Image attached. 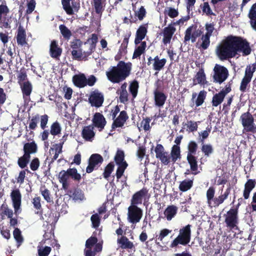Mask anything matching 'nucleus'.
Returning <instances> with one entry per match:
<instances>
[{
  "label": "nucleus",
  "mask_w": 256,
  "mask_h": 256,
  "mask_svg": "<svg viewBox=\"0 0 256 256\" xmlns=\"http://www.w3.org/2000/svg\"><path fill=\"white\" fill-rule=\"evenodd\" d=\"M38 148L34 141L26 142L24 144L23 151L24 154L30 156V154H34L38 152Z\"/></svg>",
  "instance_id": "25"
},
{
  "label": "nucleus",
  "mask_w": 256,
  "mask_h": 256,
  "mask_svg": "<svg viewBox=\"0 0 256 256\" xmlns=\"http://www.w3.org/2000/svg\"><path fill=\"white\" fill-rule=\"evenodd\" d=\"M240 205L238 202L236 208H231L224 216L226 226L230 230H238V208Z\"/></svg>",
  "instance_id": "4"
},
{
  "label": "nucleus",
  "mask_w": 256,
  "mask_h": 256,
  "mask_svg": "<svg viewBox=\"0 0 256 256\" xmlns=\"http://www.w3.org/2000/svg\"><path fill=\"white\" fill-rule=\"evenodd\" d=\"M148 30L146 26L143 25L140 26L136 32V38L134 39L135 44L137 45L142 42V40L144 38Z\"/></svg>",
  "instance_id": "30"
},
{
  "label": "nucleus",
  "mask_w": 256,
  "mask_h": 256,
  "mask_svg": "<svg viewBox=\"0 0 256 256\" xmlns=\"http://www.w3.org/2000/svg\"><path fill=\"white\" fill-rule=\"evenodd\" d=\"M215 194V188L213 186H210L206 191L207 204L210 206L212 207L214 196Z\"/></svg>",
  "instance_id": "45"
},
{
  "label": "nucleus",
  "mask_w": 256,
  "mask_h": 256,
  "mask_svg": "<svg viewBox=\"0 0 256 256\" xmlns=\"http://www.w3.org/2000/svg\"><path fill=\"white\" fill-rule=\"evenodd\" d=\"M206 76L204 69L202 68L200 69L193 78L192 86H196L197 84L204 86L206 84Z\"/></svg>",
  "instance_id": "27"
},
{
  "label": "nucleus",
  "mask_w": 256,
  "mask_h": 256,
  "mask_svg": "<svg viewBox=\"0 0 256 256\" xmlns=\"http://www.w3.org/2000/svg\"><path fill=\"white\" fill-rule=\"evenodd\" d=\"M240 120L244 130L246 132H256L254 118L249 112L243 113L240 116Z\"/></svg>",
  "instance_id": "6"
},
{
  "label": "nucleus",
  "mask_w": 256,
  "mask_h": 256,
  "mask_svg": "<svg viewBox=\"0 0 256 256\" xmlns=\"http://www.w3.org/2000/svg\"><path fill=\"white\" fill-rule=\"evenodd\" d=\"M59 30L64 38L66 40H70L72 36V33L64 24H60L59 26Z\"/></svg>",
  "instance_id": "50"
},
{
  "label": "nucleus",
  "mask_w": 256,
  "mask_h": 256,
  "mask_svg": "<svg viewBox=\"0 0 256 256\" xmlns=\"http://www.w3.org/2000/svg\"><path fill=\"white\" fill-rule=\"evenodd\" d=\"M156 156L159 159L162 164L168 165L170 162V156L168 152L164 151V148L161 144H157L155 148Z\"/></svg>",
  "instance_id": "15"
},
{
  "label": "nucleus",
  "mask_w": 256,
  "mask_h": 256,
  "mask_svg": "<svg viewBox=\"0 0 256 256\" xmlns=\"http://www.w3.org/2000/svg\"><path fill=\"white\" fill-rule=\"evenodd\" d=\"M194 180L186 179L181 182L179 184L178 188L180 191L185 192L190 190L193 186Z\"/></svg>",
  "instance_id": "41"
},
{
  "label": "nucleus",
  "mask_w": 256,
  "mask_h": 256,
  "mask_svg": "<svg viewBox=\"0 0 256 256\" xmlns=\"http://www.w3.org/2000/svg\"><path fill=\"white\" fill-rule=\"evenodd\" d=\"M61 132V127L60 124L58 122H54L51 126L50 133L52 136H56L60 134Z\"/></svg>",
  "instance_id": "60"
},
{
  "label": "nucleus",
  "mask_w": 256,
  "mask_h": 256,
  "mask_svg": "<svg viewBox=\"0 0 256 256\" xmlns=\"http://www.w3.org/2000/svg\"><path fill=\"white\" fill-rule=\"evenodd\" d=\"M170 159L173 163L176 162L178 158H181L180 147L177 145H174L170 152Z\"/></svg>",
  "instance_id": "42"
},
{
  "label": "nucleus",
  "mask_w": 256,
  "mask_h": 256,
  "mask_svg": "<svg viewBox=\"0 0 256 256\" xmlns=\"http://www.w3.org/2000/svg\"><path fill=\"white\" fill-rule=\"evenodd\" d=\"M98 238L93 236L86 240V248L84 250V256H96V253L102 252V244L98 242Z\"/></svg>",
  "instance_id": "5"
},
{
  "label": "nucleus",
  "mask_w": 256,
  "mask_h": 256,
  "mask_svg": "<svg viewBox=\"0 0 256 256\" xmlns=\"http://www.w3.org/2000/svg\"><path fill=\"white\" fill-rule=\"evenodd\" d=\"M118 242L120 244V247L122 249H132L134 248L132 242L129 240L128 238L125 236H122L118 240Z\"/></svg>",
  "instance_id": "37"
},
{
  "label": "nucleus",
  "mask_w": 256,
  "mask_h": 256,
  "mask_svg": "<svg viewBox=\"0 0 256 256\" xmlns=\"http://www.w3.org/2000/svg\"><path fill=\"white\" fill-rule=\"evenodd\" d=\"M153 60L154 62L153 64V69L154 70L159 72L165 66L166 62V60L164 58L160 59L158 56H156Z\"/></svg>",
  "instance_id": "38"
},
{
  "label": "nucleus",
  "mask_w": 256,
  "mask_h": 256,
  "mask_svg": "<svg viewBox=\"0 0 256 256\" xmlns=\"http://www.w3.org/2000/svg\"><path fill=\"white\" fill-rule=\"evenodd\" d=\"M202 34V31L201 29L198 28L196 24H192L188 27L185 31L184 42L186 43L191 40L192 42L194 43Z\"/></svg>",
  "instance_id": "9"
},
{
  "label": "nucleus",
  "mask_w": 256,
  "mask_h": 256,
  "mask_svg": "<svg viewBox=\"0 0 256 256\" xmlns=\"http://www.w3.org/2000/svg\"><path fill=\"white\" fill-rule=\"evenodd\" d=\"M40 119V116L38 114L33 116L29 123L28 128L30 130H34L37 127V124Z\"/></svg>",
  "instance_id": "62"
},
{
  "label": "nucleus",
  "mask_w": 256,
  "mask_h": 256,
  "mask_svg": "<svg viewBox=\"0 0 256 256\" xmlns=\"http://www.w3.org/2000/svg\"><path fill=\"white\" fill-rule=\"evenodd\" d=\"M106 0H92V4L97 14H102L104 10Z\"/></svg>",
  "instance_id": "40"
},
{
  "label": "nucleus",
  "mask_w": 256,
  "mask_h": 256,
  "mask_svg": "<svg viewBox=\"0 0 256 256\" xmlns=\"http://www.w3.org/2000/svg\"><path fill=\"white\" fill-rule=\"evenodd\" d=\"M10 12V8L4 0L0 4V25L2 28H11V16H8Z\"/></svg>",
  "instance_id": "7"
},
{
  "label": "nucleus",
  "mask_w": 256,
  "mask_h": 256,
  "mask_svg": "<svg viewBox=\"0 0 256 256\" xmlns=\"http://www.w3.org/2000/svg\"><path fill=\"white\" fill-rule=\"evenodd\" d=\"M62 48H60L56 40L51 42L50 48V54L52 58L59 60L62 53Z\"/></svg>",
  "instance_id": "23"
},
{
  "label": "nucleus",
  "mask_w": 256,
  "mask_h": 256,
  "mask_svg": "<svg viewBox=\"0 0 256 256\" xmlns=\"http://www.w3.org/2000/svg\"><path fill=\"white\" fill-rule=\"evenodd\" d=\"M207 92L204 90H200L198 94L197 98L195 100L196 107L200 106L202 104L206 98Z\"/></svg>",
  "instance_id": "44"
},
{
  "label": "nucleus",
  "mask_w": 256,
  "mask_h": 256,
  "mask_svg": "<svg viewBox=\"0 0 256 256\" xmlns=\"http://www.w3.org/2000/svg\"><path fill=\"white\" fill-rule=\"evenodd\" d=\"M224 96L220 92L216 93L214 95L212 101V106H218L224 100Z\"/></svg>",
  "instance_id": "49"
},
{
  "label": "nucleus",
  "mask_w": 256,
  "mask_h": 256,
  "mask_svg": "<svg viewBox=\"0 0 256 256\" xmlns=\"http://www.w3.org/2000/svg\"><path fill=\"white\" fill-rule=\"evenodd\" d=\"M128 218L132 224L138 222L142 216V210L136 206H130L128 208Z\"/></svg>",
  "instance_id": "16"
},
{
  "label": "nucleus",
  "mask_w": 256,
  "mask_h": 256,
  "mask_svg": "<svg viewBox=\"0 0 256 256\" xmlns=\"http://www.w3.org/2000/svg\"><path fill=\"white\" fill-rule=\"evenodd\" d=\"M40 196L34 197L32 200V203L34 204V208L38 210L35 212L36 214L40 215L42 218V209L40 204Z\"/></svg>",
  "instance_id": "43"
},
{
  "label": "nucleus",
  "mask_w": 256,
  "mask_h": 256,
  "mask_svg": "<svg viewBox=\"0 0 256 256\" xmlns=\"http://www.w3.org/2000/svg\"><path fill=\"white\" fill-rule=\"evenodd\" d=\"M104 161L102 156L98 154H94L90 156L88 160V166L86 168L87 173L92 172L94 170L98 169Z\"/></svg>",
  "instance_id": "13"
},
{
  "label": "nucleus",
  "mask_w": 256,
  "mask_h": 256,
  "mask_svg": "<svg viewBox=\"0 0 256 256\" xmlns=\"http://www.w3.org/2000/svg\"><path fill=\"white\" fill-rule=\"evenodd\" d=\"M230 188H227L224 193L218 197H216L213 200V203L212 206L216 207L218 206L220 204H222L227 199L228 195L230 194Z\"/></svg>",
  "instance_id": "36"
},
{
  "label": "nucleus",
  "mask_w": 256,
  "mask_h": 256,
  "mask_svg": "<svg viewBox=\"0 0 256 256\" xmlns=\"http://www.w3.org/2000/svg\"><path fill=\"white\" fill-rule=\"evenodd\" d=\"M118 166V168L116 171V176L118 180L121 178L123 175L125 170L128 166L127 162H124L123 164H116Z\"/></svg>",
  "instance_id": "58"
},
{
  "label": "nucleus",
  "mask_w": 256,
  "mask_h": 256,
  "mask_svg": "<svg viewBox=\"0 0 256 256\" xmlns=\"http://www.w3.org/2000/svg\"><path fill=\"white\" fill-rule=\"evenodd\" d=\"M71 54L73 60H86V57L90 55L91 52H82V50L80 48L78 50H72Z\"/></svg>",
  "instance_id": "34"
},
{
  "label": "nucleus",
  "mask_w": 256,
  "mask_h": 256,
  "mask_svg": "<svg viewBox=\"0 0 256 256\" xmlns=\"http://www.w3.org/2000/svg\"><path fill=\"white\" fill-rule=\"evenodd\" d=\"M130 36V34H126L124 36L122 42L119 48L118 54L115 57L116 60H118L122 56L125 55L127 53V48Z\"/></svg>",
  "instance_id": "24"
},
{
  "label": "nucleus",
  "mask_w": 256,
  "mask_h": 256,
  "mask_svg": "<svg viewBox=\"0 0 256 256\" xmlns=\"http://www.w3.org/2000/svg\"><path fill=\"white\" fill-rule=\"evenodd\" d=\"M252 80V78L244 76L242 78L240 86V90L242 92H245L248 90V88L250 86V83Z\"/></svg>",
  "instance_id": "46"
},
{
  "label": "nucleus",
  "mask_w": 256,
  "mask_h": 256,
  "mask_svg": "<svg viewBox=\"0 0 256 256\" xmlns=\"http://www.w3.org/2000/svg\"><path fill=\"white\" fill-rule=\"evenodd\" d=\"M82 136L86 140L92 142L95 136L93 126L89 125L84 126L82 130Z\"/></svg>",
  "instance_id": "29"
},
{
  "label": "nucleus",
  "mask_w": 256,
  "mask_h": 256,
  "mask_svg": "<svg viewBox=\"0 0 256 256\" xmlns=\"http://www.w3.org/2000/svg\"><path fill=\"white\" fill-rule=\"evenodd\" d=\"M148 194V190L146 188H143L139 191L135 192L132 196L130 200V206H138L141 204L143 199H144Z\"/></svg>",
  "instance_id": "19"
},
{
  "label": "nucleus",
  "mask_w": 256,
  "mask_h": 256,
  "mask_svg": "<svg viewBox=\"0 0 256 256\" xmlns=\"http://www.w3.org/2000/svg\"><path fill=\"white\" fill-rule=\"evenodd\" d=\"M62 8L66 14L72 16L78 12L80 8V4L78 0H62Z\"/></svg>",
  "instance_id": "11"
},
{
  "label": "nucleus",
  "mask_w": 256,
  "mask_h": 256,
  "mask_svg": "<svg viewBox=\"0 0 256 256\" xmlns=\"http://www.w3.org/2000/svg\"><path fill=\"white\" fill-rule=\"evenodd\" d=\"M16 39L17 44L19 46H24L28 44L26 30L21 26L18 28Z\"/></svg>",
  "instance_id": "26"
},
{
  "label": "nucleus",
  "mask_w": 256,
  "mask_h": 256,
  "mask_svg": "<svg viewBox=\"0 0 256 256\" xmlns=\"http://www.w3.org/2000/svg\"><path fill=\"white\" fill-rule=\"evenodd\" d=\"M20 86L24 102H28L30 100V96L32 90V84L30 81L26 80Z\"/></svg>",
  "instance_id": "20"
},
{
  "label": "nucleus",
  "mask_w": 256,
  "mask_h": 256,
  "mask_svg": "<svg viewBox=\"0 0 256 256\" xmlns=\"http://www.w3.org/2000/svg\"><path fill=\"white\" fill-rule=\"evenodd\" d=\"M201 150L206 157H209L210 155L213 153L214 149L212 146L210 144H202Z\"/></svg>",
  "instance_id": "51"
},
{
  "label": "nucleus",
  "mask_w": 256,
  "mask_h": 256,
  "mask_svg": "<svg viewBox=\"0 0 256 256\" xmlns=\"http://www.w3.org/2000/svg\"><path fill=\"white\" fill-rule=\"evenodd\" d=\"M138 87V82L136 80H134L130 85L129 91L134 98L137 96Z\"/></svg>",
  "instance_id": "53"
},
{
  "label": "nucleus",
  "mask_w": 256,
  "mask_h": 256,
  "mask_svg": "<svg viewBox=\"0 0 256 256\" xmlns=\"http://www.w3.org/2000/svg\"><path fill=\"white\" fill-rule=\"evenodd\" d=\"M104 100L103 93L98 90H95L90 93L88 102L92 106L100 108L102 106Z\"/></svg>",
  "instance_id": "14"
},
{
  "label": "nucleus",
  "mask_w": 256,
  "mask_h": 256,
  "mask_svg": "<svg viewBox=\"0 0 256 256\" xmlns=\"http://www.w3.org/2000/svg\"><path fill=\"white\" fill-rule=\"evenodd\" d=\"M200 6L202 10L203 13L205 14L206 16H216V14H214L212 12L208 2H204L202 4H200Z\"/></svg>",
  "instance_id": "52"
},
{
  "label": "nucleus",
  "mask_w": 256,
  "mask_h": 256,
  "mask_svg": "<svg viewBox=\"0 0 256 256\" xmlns=\"http://www.w3.org/2000/svg\"><path fill=\"white\" fill-rule=\"evenodd\" d=\"M70 176L74 180L79 182L82 178L81 175L78 172L76 168H69L67 170H62L60 172L58 178L60 182H68Z\"/></svg>",
  "instance_id": "12"
},
{
  "label": "nucleus",
  "mask_w": 256,
  "mask_h": 256,
  "mask_svg": "<svg viewBox=\"0 0 256 256\" xmlns=\"http://www.w3.org/2000/svg\"><path fill=\"white\" fill-rule=\"evenodd\" d=\"M198 148V145L194 140H190L188 144V154L194 155Z\"/></svg>",
  "instance_id": "57"
},
{
  "label": "nucleus",
  "mask_w": 256,
  "mask_h": 256,
  "mask_svg": "<svg viewBox=\"0 0 256 256\" xmlns=\"http://www.w3.org/2000/svg\"><path fill=\"white\" fill-rule=\"evenodd\" d=\"M186 159L190 166L192 174L196 175L198 174V164L197 158L193 154H187Z\"/></svg>",
  "instance_id": "31"
},
{
  "label": "nucleus",
  "mask_w": 256,
  "mask_h": 256,
  "mask_svg": "<svg viewBox=\"0 0 256 256\" xmlns=\"http://www.w3.org/2000/svg\"><path fill=\"white\" fill-rule=\"evenodd\" d=\"M138 46H136L134 50L132 55V58H140V56L143 54L146 50V42L145 41L141 42Z\"/></svg>",
  "instance_id": "39"
},
{
  "label": "nucleus",
  "mask_w": 256,
  "mask_h": 256,
  "mask_svg": "<svg viewBox=\"0 0 256 256\" xmlns=\"http://www.w3.org/2000/svg\"><path fill=\"white\" fill-rule=\"evenodd\" d=\"M92 123L94 126L102 130L106 124V121L104 116L100 112H96L92 118Z\"/></svg>",
  "instance_id": "22"
},
{
  "label": "nucleus",
  "mask_w": 256,
  "mask_h": 256,
  "mask_svg": "<svg viewBox=\"0 0 256 256\" xmlns=\"http://www.w3.org/2000/svg\"><path fill=\"white\" fill-rule=\"evenodd\" d=\"M183 126H186V130L188 132H194L198 130V122H194L192 120H188L187 122L185 124H182Z\"/></svg>",
  "instance_id": "47"
},
{
  "label": "nucleus",
  "mask_w": 256,
  "mask_h": 256,
  "mask_svg": "<svg viewBox=\"0 0 256 256\" xmlns=\"http://www.w3.org/2000/svg\"><path fill=\"white\" fill-rule=\"evenodd\" d=\"M70 196L73 200L82 201L84 199V194L82 190L80 188H75L70 192Z\"/></svg>",
  "instance_id": "35"
},
{
  "label": "nucleus",
  "mask_w": 256,
  "mask_h": 256,
  "mask_svg": "<svg viewBox=\"0 0 256 256\" xmlns=\"http://www.w3.org/2000/svg\"><path fill=\"white\" fill-rule=\"evenodd\" d=\"M128 118V114L126 110L121 111L118 116L113 120L110 131L112 132L117 128H123Z\"/></svg>",
  "instance_id": "17"
},
{
  "label": "nucleus",
  "mask_w": 256,
  "mask_h": 256,
  "mask_svg": "<svg viewBox=\"0 0 256 256\" xmlns=\"http://www.w3.org/2000/svg\"><path fill=\"white\" fill-rule=\"evenodd\" d=\"M210 36H208L207 34H202L201 37V40H202V42L200 44V48L202 50H206L210 44Z\"/></svg>",
  "instance_id": "61"
},
{
  "label": "nucleus",
  "mask_w": 256,
  "mask_h": 256,
  "mask_svg": "<svg viewBox=\"0 0 256 256\" xmlns=\"http://www.w3.org/2000/svg\"><path fill=\"white\" fill-rule=\"evenodd\" d=\"M164 14L165 15L168 16L170 18H174L178 16L179 12L178 8L175 9L172 7H168L166 9Z\"/></svg>",
  "instance_id": "63"
},
{
  "label": "nucleus",
  "mask_w": 256,
  "mask_h": 256,
  "mask_svg": "<svg viewBox=\"0 0 256 256\" xmlns=\"http://www.w3.org/2000/svg\"><path fill=\"white\" fill-rule=\"evenodd\" d=\"M256 185V180L254 179H249L244 184V188L243 192V196L244 200L249 198L250 193L254 188Z\"/></svg>",
  "instance_id": "28"
},
{
  "label": "nucleus",
  "mask_w": 256,
  "mask_h": 256,
  "mask_svg": "<svg viewBox=\"0 0 256 256\" xmlns=\"http://www.w3.org/2000/svg\"><path fill=\"white\" fill-rule=\"evenodd\" d=\"M256 70V63H254L252 65H248L246 66L245 72L244 76L252 78L253 74Z\"/></svg>",
  "instance_id": "56"
},
{
  "label": "nucleus",
  "mask_w": 256,
  "mask_h": 256,
  "mask_svg": "<svg viewBox=\"0 0 256 256\" xmlns=\"http://www.w3.org/2000/svg\"><path fill=\"white\" fill-rule=\"evenodd\" d=\"M114 159L116 164L126 162L124 160V152L120 150H117Z\"/></svg>",
  "instance_id": "54"
},
{
  "label": "nucleus",
  "mask_w": 256,
  "mask_h": 256,
  "mask_svg": "<svg viewBox=\"0 0 256 256\" xmlns=\"http://www.w3.org/2000/svg\"><path fill=\"white\" fill-rule=\"evenodd\" d=\"M132 63L120 61L117 66H112L109 72H106V76L112 83H120L124 80L130 74L132 69Z\"/></svg>",
  "instance_id": "2"
},
{
  "label": "nucleus",
  "mask_w": 256,
  "mask_h": 256,
  "mask_svg": "<svg viewBox=\"0 0 256 256\" xmlns=\"http://www.w3.org/2000/svg\"><path fill=\"white\" fill-rule=\"evenodd\" d=\"M10 196L12 202V206L14 208V214L17 216L21 212L20 206L22 195L19 190H13Z\"/></svg>",
  "instance_id": "18"
},
{
  "label": "nucleus",
  "mask_w": 256,
  "mask_h": 256,
  "mask_svg": "<svg viewBox=\"0 0 256 256\" xmlns=\"http://www.w3.org/2000/svg\"><path fill=\"white\" fill-rule=\"evenodd\" d=\"M191 227L192 225L188 224L180 228L178 236L170 243V247L175 248L178 245L186 246L188 244L191 240Z\"/></svg>",
  "instance_id": "3"
},
{
  "label": "nucleus",
  "mask_w": 256,
  "mask_h": 256,
  "mask_svg": "<svg viewBox=\"0 0 256 256\" xmlns=\"http://www.w3.org/2000/svg\"><path fill=\"white\" fill-rule=\"evenodd\" d=\"M72 82L76 86L84 88L86 86V76L84 74H76L72 78Z\"/></svg>",
  "instance_id": "32"
},
{
  "label": "nucleus",
  "mask_w": 256,
  "mask_h": 256,
  "mask_svg": "<svg viewBox=\"0 0 256 256\" xmlns=\"http://www.w3.org/2000/svg\"><path fill=\"white\" fill-rule=\"evenodd\" d=\"M52 250V248L48 246H38V256H48Z\"/></svg>",
  "instance_id": "55"
},
{
  "label": "nucleus",
  "mask_w": 256,
  "mask_h": 256,
  "mask_svg": "<svg viewBox=\"0 0 256 256\" xmlns=\"http://www.w3.org/2000/svg\"><path fill=\"white\" fill-rule=\"evenodd\" d=\"M176 28L174 26L173 24H170L167 27L163 30V38L162 42L164 44H170L173 34L175 32Z\"/></svg>",
  "instance_id": "21"
},
{
  "label": "nucleus",
  "mask_w": 256,
  "mask_h": 256,
  "mask_svg": "<svg viewBox=\"0 0 256 256\" xmlns=\"http://www.w3.org/2000/svg\"><path fill=\"white\" fill-rule=\"evenodd\" d=\"M178 208L174 205L167 206L164 211V214L168 220H171L178 212Z\"/></svg>",
  "instance_id": "33"
},
{
  "label": "nucleus",
  "mask_w": 256,
  "mask_h": 256,
  "mask_svg": "<svg viewBox=\"0 0 256 256\" xmlns=\"http://www.w3.org/2000/svg\"><path fill=\"white\" fill-rule=\"evenodd\" d=\"M13 236L18 246H20L24 241L20 230L18 228H15L13 232Z\"/></svg>",
  "instance_id": "59"
},
{
  "label": "nucleus",
  "mask_w": 256,
  "mask_h": 256,
  "mask_svg": "<svg viewBox=\"0 0 256 256\" xmlns=\"http://www.w3.org/2000/svg\"><path fill=\"white\" fill-rule=\"evenodd\" d=\"M154 86L156 87L153 92L154 104L156 106L162 108L164 106L166 100L167 96L163 92L159 90L160 86V81L159 80H156Z\"/></svg>",
  "instance_id": "10"
},
{
  "label": "nucleus",
  "mask_w": 256,
  "mask_h": 256,
  "mask_svg": "<svg viewBox=\"0 0 256 256\" xmlns=\"http://www.w3.org/2000/svg\"><path fill=\"white\" fill-rule=\"evenodd\" d=\"M30 156L24 154L23 156L19 158L18 160V164L21 168H25L29 163Z\"/></svg>",
  "instance_id": "48"
},
{
  "label": "nucleus",
  "mask_w": 256,
  "mask_h": 256,
  "mask_svg": "<svg viewBox=\"0 0 256 256\" xmlns=\"http://www.w3.org/2000/svg\"><path fill=\"white\" fill-rule=\"evenodd\" d=\"M251 52L250 44L246 38L232 34L223 39L216 48V54L221 60L234 58L239 53L245 56Z\"/></svg>",
  "instance_id": "1"
},
{
  "label": "nucleus",
  "mask_w": 256,
  "mask_h": 256,
  "mask_svg": "<svg viewBox=\"0 0 256 256\" xmlns=\"http://www.w3.org/2000/svg\"><path fill=\"white\" fill-rule=\"evenodd\" d=\"M114 165L113 162H110L106 167L103 173L104 177L105 178H108L110 176V175L114 170Z\"/></svg>",
  "instance_id": "64"
},
{
  "label": "nucleus",
  "mask_w": 256,
  "mask_h": 256,
  "mask_svg": "<svg viewBox=\"0 0 256 256\" xmlns=\"http://www.w3.org/2000/svg\"><path fill=\"white\" fill-rule=\"evenodd\" d=\"M214 75L212 76L214 82L219 84H222L229 76L228 70L224 66L216 64L214 68Z\"/></svg>",
  "instance_id": "8"
}]
</instances>
